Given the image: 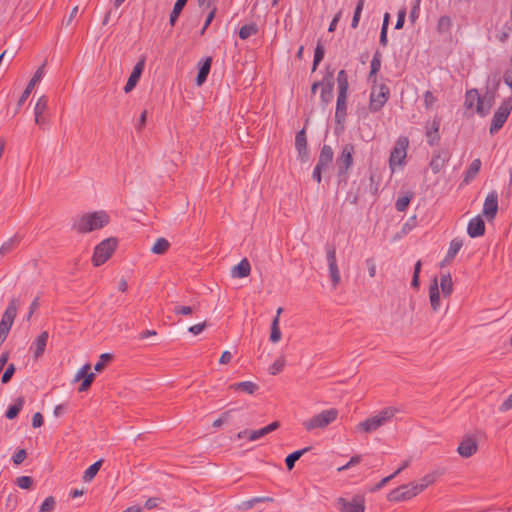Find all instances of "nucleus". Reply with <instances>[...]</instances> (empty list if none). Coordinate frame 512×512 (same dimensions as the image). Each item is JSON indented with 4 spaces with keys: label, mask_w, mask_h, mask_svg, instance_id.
<instances>
[{
    "label": "nucleus",
    "mask_w": 512,
    "mask_h": 512,
    "mask_svg": "<svg viewBox=\"0 0 512 512\" xmlns=\"http://www.w3.org/2000/svg\"><path fill=\"white\" fill-rule=\"evenodd\" d=\"M401 412V410L398 407L395 406H388L374 415L368 417L367 419L359 422L355 430L356 432L370 434L373 432H376L381 427L388 425L391 423L396 416Z\"/></svg>",
    "instance_id": "1"
},
{
    "label": "nucleus",
    "mask_w": 512,
    "mask_h": 512,
    "mask_svg": "<svg viewBox=\"0 0 512 512\" xmlns=\"http://www.w3.org/2000/svg\"><path fill=\"white\" fill-rule=\"evenodd\" d=\"M109 223V216L105 211L86 213L80 216L73 224V229L78 233H89L103 228Z\"/></svg>",
    "instance_id": "2"
},
{
    "label": "nucleus",
    "mask_w": 512,
    "mask_h": 512,
    "mask_svg": "<svg viewBox=\"0 0 512 512\" xmlns=\"http://www.w3.org/2000/svg\"><path fill=\"white\" fill-rule=\"evenodd\" d=\"M338 417V410L330 408L323 410L320 413L314 415L310 419L305 420L302 425L306 431H312L314 429H323L333 423Z\"/></svg>",
    "instance_id": "3"
},
{
    "label": "nucleus",
    "mask_w": 512,
    "mask_h": 512,
    "mask_svg": "<svg viewBox=\"0 0 512 512\" xmlns=\"http://www.w3.org/2000/svg\"><path fill=\"white\" fill-rule=\"evenodd\" d=\"M494 100V93L489 97H480L476 89H471L466 92L465 105L467 108H472L476 105V111L479 115L485 116L489 113Z\"/></svg>",
    "instance_id": "4"
},
{
    "label": "nucleus",
    "mask_w": 512,
    "mask_h": 512,
    "mask_svg": "<svg viewBox=\"0 0 512 512\" xmlns=\"http://www.w3.org/2000/svg\"><path fill=\"white\" fill-rule=\"evenodd\" d=\"M116 246V238H107L100 242L94 249L92 257L94 266H100L104 264L112 256Z\"/></svg>",
    "instance_id": "5"
},
{
    "label": "nucleus",
    "mask_w": 512,
    "mask_h": 512,
    "mask_svg": "<svg viewBox=\"0 0 512 512\" xmlns=\"http://www.w3.org/2000/svg\"><path fill=\"white\" fill-rule=\"evenodd\" d=\"M512 110V99L507 98L503 100L501 105L498 107V109L495 111L491 125H490V133L495 134L497 133L505 124V122L508 119V116L510 115Z\"/></svg>",
    "instance_id": "6"
},
{
    "label": "nucleus",
    "mask_w": 512,
    "mask_h": 512,
    "mask_svg": "<svg viewBox=\"0 0 512 512\" xmlns=\"http://www.w3.org/2000/svg\"><path fill=\"white\" fill-rule=\"evenodd\" d=\"M409 146V140L405 136H400L396 143L394 148L391 151L390 158H389V166L392 172L395 170V166L403 165L405 162V158L407 156V149Z\"/></svg>",
    "instance_id": "7"
},
{
    "label": "nucleus",
    "mask_w": 512,
    "mask_h": 512,
    "mask_svg": "<svg viewBox=\"0 0 512 512\" xmlns=\"http://www.w3.org/2000/svg\"><path fill=\"white\" fill-rule=\"evenodd\" d=\"M355 153V147L351 143H347L342 147V151L336 159V165L338 168V176L346 177L348 170L353 165V155Z\"/></svg>",
    "instance_id": "8"
},
{
    "label": "nucleus",
    "mask_w": 512,
    "mask_h": 512,
    "mask_svg": "<svg viewBox=\"0 0 512 512\" xmlns=\"http://www.w3.org/2000/svg\"><path fill=\"white\" fill-rule=\"evenodd\" d=\"M389 98V88L381 84L378 87H373L370 94L369 110L371 112H378L382 109Z\"/></svg>",
    "instance_id": "9"
},
{
    "label": "nucleus",
    "mask_w": 512,
    "mask_h": 512,
    "mask_svg": "<svg viewBox=\"0 0 512 512\" xmlns=\"http://www.w3.org/2000/svg\"><path fill=\"white\" fill-rule=\"evenodd\" d=\"M20 305V301L17 298H13L10 300L7 308L5 309L1 321H0V328L4 329V331H7L9 333L14 319L17 315L18 307Z\"/></svg>",
    "instance_id": "10"
},
{
    "label": "nucleus",
    "mask_w": 512,
    "mask_h": 512,
    "mask_svg": "<svg viewBox=\"0 0 512 512\" xmlns=\"http://www.w3.org/2000/svg\"><path fill=\"white\" fill-rule=\"evenodd\" d=\"M337 504L341 512H365V501L360 496H355L351 500L339 498Z\"/></svg>",
    "instance_id": "11"
},
{
    "label": "nucleus",
    "mask_w": 512,
    "mask_h": 512,
    "mask_svg": "<svg viewBox=\"0 0 512 512\" xmlns=\"http://www.w3.org/2000/svg\"><path fill=\"white\" fill-rule=\"evenodd\" d=\"M47 110H48V98H47V96L42 95L37 100L35 107H34V121H35L36 125H39L41 127L48 122Z\"/></svg>",
    "instance_id": "12"
},
{
    "label": "nucleus",
    "mask_w": 512,
    "mask_h": 512,
    "mask_svg": "<svg viewBox=\"0 0 512 512\" xmlns=\"http://www.w3.org/2000/svg\"><path fill=\"white\" fill-rule=\"evenodd\" d=\"M497 211L498 193L496 191H491L485 198L482 213L488 220H492L495 218Z\"/></svg>",
    "instance_id": "13"
},
{
    "label": "nucleus",
    "mask_w": 512,
    "mask_h": 512,
    "mask_svg": "<svg viewBox=\"0 0 512 512\" xmlns=\"http://www.w3.org/2000/svg\"><path fill=\"white\" fill-rule=\"evenodd\" d=\"M334 77L332 72H328L321 81V101L323 104H329L333 99Z\"/></svg>",
    "instance_id": "14"
},
{
    "label": "nucleus",
    "mask_w": 512,
    "mask_h": 512,
    "mask_svg": "<svg viewBox=\"0 0 512 512\" xmlns=\"http://www.w3.org/2000/svg\"><path fill=\"white\" fill-rule=\"evenodd\" d=\"M43 76H44V64L36 70L33 77L31 78L28 85L26 86L25 90L23 91L22 95L20 96L18 103H17L18 108H20L24 104V102L28 99V97L31 94L32 90L34 89L35 85L42 79Z\"/></svg>",
    "instance_id": "15"
},
{
    "label": "nucleus",
    "mask_w": 512,
    "mask_h": 512,
    "mask_svg": "<svg viewBox=\"0 0 512 512\" xmlns=\"http://www.w3.org/2000/svg\"><path fill=\"white\" fill-rule=\"evenodd\" d=\"M144 66H145V59L142 58L140 59L134 66L133 70H132V73L130 74L129 78H128V81L126 83V85L124 86V92L125 93H129L131 92L135 86L137 85L140 77H141V74L144 70Z\"/></svg>",
    "instance_id": "16"
},
{
    "label": "nucleus",
    "mask_w": 512,
    "mask_h": 512,
    "mask_svg": "<svg viewBox=\"0 0 512 512\" xmlns=\"http://www.w3.org/2000/svg\"><path fill=\"white\" fill-rule=\"evenodd\" d=\"M478 445L475 438L465 437L459 444L457 452L463 458H469L477 452Z\"/></svg>",
    "instance_id": "17"
},
{
    "label": "nucleus",
    "mask_w": 512,
    "mask_h": 512,
    "mask_svg": "<svg viewBox=\"0 0 512 512\" xmlns=\"http://www.w3.org/2000/svg\"><path fill=\"white\" fill-rule=\"evenodd\" d=\"M450 154L448 151H435L430 161V168L434 174L439 173L449 161Z\"/></svg>",
    "instance_id": "18"
},
{
    "label": "nucleus",
    "mask_w": 512,
    "mask_h": 512,
    "mask_svg": "<svg viewBox=\"0 0 512 512\" xmlns=\"http://www.w3.org/2000/svg\"><path fill=\"white\" fill-rule=\"evenodd\" d=\"M440 119L435 117L431 122L427 123L426 126V137L427 142L430 146L436 145L440 140L439 129H440Z\"/></svg>",
    "instance_id": "19"
},
{
    "label": "nucleus",
    "mask_w": 512,
    "mask_h": 512,
    "mask_svg": "<svg viewBox=\"0 0 512 512\" xmlns=\"http://www.w3.org/2000/svg\"><path fill=\"white\" fill-rule=\"evenodd\" d=\"M467 233L471 238L482 236L485 233V223L480 216L472 218L467 227Z\"/></svg>",
    "instance_id": "20"
},
{
    "label": "nucleus",
    "mask_w": 512,
    "mask_h": 512,
    "mask_svg": "<svg viewBox=\"0 0 512 512\" xmlns=\"http://www.w3.org/2000/svg\"><path fill=\"white\" fill-rule=\"evenodd\" d=\"M347 111V93H338L335 111V120L338 124L345 121Z\"/></svg>",
    "instance_id": "21"
},
{
    "label": "nucleus",
    "mask_w": 512,
    "mask_h": 512,
    "mask_svg": "<svg viewBox=\"0 0 512 512\" xmlns=\"http://www.w3.org/2000/svg\"><path fill=\"white\" fill-rule=\"evenodd\" d=\"M333 158H334V152H333V149L331 148V146L323 145V147L321 148L320 155H319L318 162H317L316 166L326 170L331 166V164L333 162Z\"/></svg>",
    "instance_id": "22"
},
{
    "label": "nucleus",
    "mask_w": 512,
    "mask_h": 512,
    "mask_svg": "<svg viewBox=\"0 0 512 512\" xmlns=\"http://www.w3.org/2000/svg\"><path fill=\"white\" fill-rule=\"evenodd\" d=\"M295 148L299 154V157L305 161L308 157V151H307V138L305 130L302 129L299 132H297L295 136Z\"/></svg>",
    "instance_id": "23"
},
{
    "label": "nucleus",
    "mask_w": 512,
    "mask_h": 512,
    "mask_svg": "<svg viewBox=\"0 0 512 512\" xmlns=\"http://www.w3.org/2000/svg\"><path fill=\"white\" fill-rule=\"evenodd\" d=\"M413 498L406 484L392 490L388 494V500L391 502H400Z\"/></svg>",
    "instance_id": "24"
},
{
    "label": "nucleus",
    "mask_w": 512,
    "mask_h": 512,
    "mask_svg": "<svg viewBox=\"0 0 512 512\" xmlns=\"http://www.w3.org/2000/svg\"><path fill=\"white\" fill-rule=\"evenodd\" d=\"M279 426H280V423L278 421H274L261 429L251 430L249 432V441H256V440L266 436L267 434L275 431Z\"/></svg>",
    "instance_id": "25"
},
{
    "label": "nucleus",
    "mask_w": 512,
    "mask_h": 512,
    "mask_svg": "<svg viewBox=\"0 0 512 512\" xmlns=\"http://www.w3.org/2000/svg\"><path fill=\"white\" fill-rule=\"evenodd\" d=\"M251 265L248 259H242L236 266L232 268L231 275L234 278H244L250 275Z\"/></svg>",
    "instance_id": "26"
},
{
    "label": "nucleus",
    "mask_w": 512,
    "mask_h": 512,
    "mask_svg": "<svg viewBox=\"0 0 512 512\" xmlns=\"http://www.w3.org/2000/svg\"><path fill=\"white\" fill-rule=\"evenodd\" d=\"M274 498L269 496L254 497L249 500L242 501L238 506V510L247 511L252 509L258 503H272Z\"/></svg>",
    "instance_id": "27"
},
{
    "label": "nucleus",
    "mask_w": 512,
    "mask_h": 512,
    "mask_svg": "<svg viewBox=\"0 0 512 512\" xmlns=\"http://www.w3.org/2000/svg\"><path fill=\"white\" fill-rule=\"evenodd\" d=\"M430 304L433 311H437L440 306V295L437 278H434L429 288Z\"/></svg>",
    "instance_id": "28"
},
{
    "label": "nucleus",
    "mask_w": 512,
    "mask_h": 512,
    "mask_svg": "<svg viewBox=\"0 0 512 512\" xmlns=\"http://www.w3.org/2000/svg\"><path fill=\"white\" fill-rule=\"evenodd\" d=\"M211 63H212V58L207 57L204 59L201 66L199 67V71H198V74L196 77V84L198 86H201L206 81L207 76L210 72Z\"/></svg>",
    "instance_id": "29"
},
{
    "label": "nucleus",
    "mask_w": 512,
    "mask_h": 512,
    "mask_svg": "<svg viewBox=\"0 0 512 512\" xmlns=\"http://www.w3.org/2000/svg\"><path fill=\"white\" fill-rule=\"evenodd\" d=\"M462 246H463V241L459 238H454L450 242L449 249L447 251L445 259L442 262V265H444L445 263H450L455 258V256L457 255L459 250L462 248Z\"/></svg>",
    "instance_id": "30"
},
{
    "label": "nucleus",
    "mask_w": 512,
    "mask_h": 512,
    "mask_svg": "<svg viewBox=\"0 0 512 512\" xmlns=\"http://www.w3.org/2000/svg\"><path fill=\"white\" fill-rule=\"evenodd\" d=\"M48 332L47 331H43L35 340V342L33 343V346H34V357L35 358H38L40 357L44 351H45V347L47 345V341H48Z\"/></svg>",
    "instance_id": "31"
},
{
    "label": "nucleus",
    "mask_w": 512,
    "mask_h": 512,
    "mask_svg": "<svg viewBox=\"0 0 512 512\" xmlns=\"http://www.w3.org/2000/svg\"><path fill=\"white\" fill-rule=\"evenodd\" d=\"M480 168H481V160L478 158L473 160L465 173L463 182L465 184H468L469 182H471L479 173Z\"/></svg>",
    "instance_id": "32"
},
{
    "label": "nucleus",
    "mask_w": 512,
    "mask_h": 512,
    "mask_svg": "<svg viewBox=\"0 0 512 512\" xmlns=\"http://www.w3.org/2000/svg\"><path fill=\"white\" fill-rule=\"evenodd\" d=\"M258 388V385L252 381H243L230 385V389L240 390L248 394H253Z\"/></svg>",
    "instance_id": "33"
},
{
    "label": "nucleus",
    "mask_w": 512,
    "mask_h": 512,
    "mask_svg": "<svg viewBox=\"0 0 512 512\" xmlns=\"http://www.w3.org/2000/svg\"><path fill=\"white\" fill-rule=\"evenodd\" d=\"M310 450V447H305L301 450H297L291 454H289L286 459H285V463H286V466H287V469L288 470H292L295 466V462L300 459V457L302 455H304L306 452H308Z\"/></svg>",
    "instance_id": "34"
},
{
    "label": "nucleus",
    "mask_w": 512,
    "mask_h": 512,
    "mask_svg": "<svg viewBox=\"0 0 512 512\" xmlns=\"http://www.w3.org/2000/svg\"><path fill=\"white\" fill-rule=\"evenodd\" d=\"M170 247V243L166 238H158L151 248L154 254L162 255L165 254Z\"/></svg>",
    "instance_id": "35"
},
{
    "label": "nucleus",
    "mask_w": 512,
    "mask_h": 512,
    "mask_svg": "<svg viewBox=\"0 0 512 512\" xmlns=\"http://www.w3.org/2000/svg\"><path fill=\"white\" fill-rule=\"evenodd\" d=\"M188 0H177L169 17V23L174 26Z\"/></svg>",
    "instance_id": "36"
},
{
    "label": "nucleus",
    "mask_w": 512,
    "mask_h": 512,
    "mask_svg": "<svg viewBox=\"0 0 512 512\" xmlns=\"http://www.w3.org/2000/svg\"><path fill=\"white\" fill-rule=\"evenodd\" d=\"M258 33V26L255 23L243 25L239 30V37L242 40H246L249 37Z\"/></svg>",
    "instance_id": "37"
},
{
    "label": "nucleus",
    "mask_w": 512,
    "mask_h": 512,
    "mask_svg": "<svg viewBox=\"0 0 512 512\" xmlns=\"http://www.w3.org/2000/svg\"><path fill=\"white\" fill-rule=\"evenodd\" d=\"M23 405L24 399L22 397L16 399L15 403L9 406V408L7 409L5 416L10 420L16 418L19 412L21 411Z\"/></svg>",
    "instance_id": "38"
},
{
    "label": "nucleus",
    "mask_w": 512,
    "mask_h": 512,
    "mask_svg": "<svg viewBox=\"0 0 512 512\" xmlns=\"http://www.w3.org/2000/svg\"><path fill=\"white\" fill-rule=\"evenodd\" d=\"M440 286L444 296H450L453 291V283L451 275L443 274L440 279Z\"/></svg>",
    "instance_id": "39"
},
{
    "label": "nucleus",
    "mask_w": 512,
    "mask_h": 512,
    "mask_svg": "<svg viewBox=\"0 0 512 512\" xmlns=\"http://www.w3.org/2000/svg\"><path fill=\"white\" fill-rule=\"evenodd\" d=\"M102 462H103V460H98L86 469V471L84 472V475H83L84 482L92 481V479L96 476L99 469L101 468Z\"/></svg>",
    "instance_id": "40"
},
{
    "label": "nucleus",
    "mask_w": 512,
    "mask_h": 512,
    "mask_svg": "<svg viewBox=\"0 0 512 512\" xmlns=\"http://www.w3.org/2000/svg\"><path fill=\"white\" fill-rule=\"evenodd\" d=\"M338 93H348L349 82L345 70H340L337 75Z\"/></svg>",
    "instance_id": "41"
},
{
    "label": "nucleus",
    "mask_w": 512,
    "mask_h": 512,
    "mask_svg": "<svg viewBox=\"0 0 512 512\" xmlns=\"http://www.w3.org/2000/svg\"><path fill=\"white\" fill-rule=\"evenodd\" d=\"M452 19L449 16H441L437 23V32L439 34L448 33L452 28Z\"/></svg>",
    "instance_id": "42"
},
{
    "label": "nucleus",
    "mask_w": 512,
    "mask_h": 512,
    "mask_svg": "<svg viewBox=\"0 0 512 512\" xmlns=\"http://www.w3.org/2000/svg\"><path fill=\"white\" fill-rule=\"evenodd\" d=\"M413 197H414L413 192H408L406 195L399 197L395 202V208L397 209V211L404 212L407 209V207Z\"/></svg>",
    "instance_id": "43"
},
{
    "label": "nucleus",
    "mask_w": 512,
    "mask_h": 512,
    "mask_svg": "<svg viewBox=\"0 0 512 512\" xmlns=\"http://www.w3.org/2000/svg\"><path fill=\"white\" fill-rule=\"evenodd\" d=\"M281 331L279 328L278 318L274 317L271 323V332H270V341L272 343H277L281 339Z\"/></svg>",
    "instance_id": "44"
},
{
    "label": "nucleus",
    "mask_w": 512,
    "mask_h": 512,
    "mask_svg": "<svg viewBox=\"0 0 512 512\" xmlns=\"http://www.w3.org/2000/svg\"><path fill=\"white\" fill-rule=\"evenodd\" d=\"M364 4H365V0H358V2H357V5L354 10V14H353L352 22H351V27L354 29L358 27L361 13L364 8Z\"/></svg>",
    "instance_id": "45"
},
{
    "label": "nucleus",
    "mask_w": 512,
    "mask_h": 512,
    "mask_svg": "<svg viewBox=\"0 0 512 512\" xmlns=\"http://www.w3.org/2000/svg\"><path fill=\"white\" fill-rule=\"evenodd\" d=\"M381 68V56L379 52H376L371 60L369 78L374 77Z\"/></svg>",
    "instance_id": "46"
},
{
    "label": "nucleus",
    "mask_w": 512,
    "mask_h": 512,
    "mask_svg": "<svg viewBox=\"0 0 512 512\" xmlns=\"http://www.w3.org/2000/svg\"><path fill=\"white\" fill-rule=\"evenodd\" d=\"M18 242H19V239L16 236L8 239L0 247V254L5 255V254L11 252L17 246Z\"/></svg>",
    "instance_id": "47"
},
{
    "label": "nucleus",
    "mask_w": 512,
    "mask_h": 512,
    "mask_svg": "<svg viewBox=\"0 0 512 512\" xmlns=\"http://www.w3.org/2000/svg\"><path fill=\"white\" fill-rule=\"evenodd\" d=\"M328 268H329V275H330V279L332 282V286H333V288H336L341 281V275H340L338 265L335 264L334 266H328Z\"/></svg>",
    "instance_id": "48"
},
{
    "label": "nucleus",
    "mask_w": 512,
    "mask_h": 512,
    "mask_svg": "<svg viewBox=\"0 0 512 512\" xmlns=\"http://www.w3.org/2000/svg\"><path fill=\"white\" fill-rule=\"evenodd\" d=\"M113 359L112 354L109 353H103L100 355L98 362L94 366V370L96 372H101L107 363H109Z\"/></svg>",
    "instance_id": "49"
},
{
    "label": "nucleus",
    "mask_w": 512,
    "mask_h": 512,
    "mask_svg": "<svg viewBox=\"0 0 512 512\" xmlns=\"http://www.w3.org/2000/svg\"><path fill=\"white\" fill-rule=\"evenodd\" d=\"M15 482L19 488L25 489V490L31 489L34 484V480L30 476L17 477Z\"/></svg>",
    "instance_id": "50"
},
{
    "label": "nucleus",
    "mask_w": 512,
    "mask_h": 512,
    "mask_svg": "<svg viewBox=\"0 0 512 512\" xmlns=\"http://www.w3.org/2000/svg\"><path fill=\"white\" fill-rule=\"evenodd\" d=\"M286 364L285 358L280 356L278 359L274 361V363L269 367V373L271 375H277L280 373Z\"/></svg>",
    "instance_id": "51"
},
{
    "label": "nucleus",
    "mask_w": 512,
    "mask_h": 512,
    "mask_svg": "<svg viewBox=\"0 0 512 512\" xmlns=\"http://www.w3.org/2000/svg\"><path fill=\"white\" fill-rule=\"evenodd\" d=\"M324 53H325L324 47L320 43H318V45L315 48V52H314L312 71H315L317 69V66L323 60Z\"/></svg>",
    "instance_id": "52"
},
{
    "label": "nucleus",
    "mask_w": 512,
    "mask_h": 512,
    "mask_svg": "<svg viewBox=\"0 0 512 512\" xmlns=\"http://www.w3.org/2000/svg\"><path fill=\"white\" fill-rule=\"evenodd\" d=\"M55 505V498L53 496H49L41 504L39 512H51L52 510H54Z\"/></svg>",
    "instance_id": "53"
},
{
    "label": "nucleus",
    "mask_w": 512,
    "mask_h": 512,
    "mask_svg": "<svg viewBox=\"0 0 512 512\" xmlns=\"http://www.w3.org/2000/svg\"><path fill=\"white\" fill-rule=\"evenodd\" d=\"M437 477H438L437 472L429 473L420 479L419 484L421 486H423V490H424L428 486L432 485L436 481Z\"/></svg>",
    "instance_id": "54"
},
{
    "label": "nucleus",
    "mask_w": 512,
    "mask_h": 512,
    "mask_svg": "<svg viewBox=\"0 0 512 512\" xmlns=\"http://www.w3.org/2000/svg\"><path fill=\"white\" fill-rule=\"evenodd\" d=\"M326 257H327L328 266H334L335 264H337L336 250L333 246H327Z\"/></svg>",
    "instance_id": "55"
},
{
    "label": "nucleus",
    "mask_w": 512,
    "mask_h": 512,
    "mask_svg": "<svg viewBox=\"0 0 512 512\" xmlns=\"http://www.w3.org/2000/svg\"><path fill=\"white\" fill-rule=\"evenodd\" d=\"M421 266H422V263L420 260H418L414 266V273H413V278H412V281H411V285L412 287L414 288H418L419 287V274H420V271H421Z\"/></svg>",
    "instance_id": "56"
},
{
    "label": "nucleus",
    "mask_w": 512,
    "mask_h": 512,
    "mask_svg": "<svg viewBox=\"0 0 512 512\" xmlns=\"http://www.w3.org/2000/svg\"><path fill=\"white\" fill-rule=\"evenodd\" d=\"M423 97L424 106L426 109H431L437 101L436 97L433 95L431 91H426Z\"/></svg>",
    "instance_id": "57"
},
{
    "label": "nucleus",
    "mask_w": 512,
    "mask_h": 512,
    "mask_svg": "<svg viewBox=\"0 0 512 512\" xmlns=\"http://www.w3.org/2000/svg\"><path fill=\"white\" fill-rule=\"evenodd\" d=\"M94 379H95V374L89 373V375H87L83 379V382L81 383V385L79 387V392L87 391L89 389V387L91 386L92 382L94 381Z\"/></svg>",
    "instance_id": "58"
},
{
    "label": "nucleus",
    "mask_w": 512,
    "mask_h": 512,
    "mask_svg": "<svg viewBox=\"0 0 512 512\" xmlns=\"http://www.w3.org/2000/svg\"><path fill=\"white\" fill-rule=\"evenodd\" d=\"M14 372H15V365L9 364L2 375V378H1L2 383H4V384L8 383L11 380Z\"/></svg>",
    "instance_id": "59"
},
{
    "label": "nucleus",
    "mask_w": 512,
    "mask_h": 512,
    "mask_svg": "<svg viewBox=\"0 0 512 512\" xmlns=\"http://www.w3.org/2000/svg\"><path fill=\"white\" fill-rule=\"evenodd\" d=\"M91 369L90 364L83 365L78 372L75 375L74 381H79L81 379H84L87 375H89Z\"/></svg>",
    "instance_id": "60"
},
{
    "label": "nucleus",
    "mask_w": 512,
    "mask_h": 512,
    "mask_svg": "<svg viewBox=\"0 0 512 512\" xmlns=\"http://www.w3.org/2000/svg\"><path fill=\"white\" fill-rule=\"evenodd\" d=\"M209 9H210V12L208 13V15L206 17V20H205V23H204V26L201 29V32H200L201 34H204V32L207 29V27L211 24V22L215 18V15H216V12H217V7H211Z\"/></svg>",
    "instance_id": "61"
},
{
    "label": "nucleus",
    "mask_w": 512,
    "mask_h": 512,
    "mask_svg": "<svg viewBox=\"0 0 512 512\" xmlns=\"http://www.w3.org/2000/svg\"><path fill=\"white\" fill-rule=\"evenodd\" d=\"M27 457L25 449L18 450L12 457V461L15 465H20Z\"/></svg>",
    "instance_id": "62"
},
{
    "label": "nucleus",
    "mask_w": 512,
    "mask_h": 512,
    "mask_svg": "<svg viewBox=\"0 0 512 512\" xmlns=\"http://www.w3.org/2000/svg\"><path fill=\"white\" fill-rule=\"evenodd\" d=\"M174 313L177 314V315H190L193 311H194V308L191 307V306H181V305H177L174 307Z\"/></svg>",
    "instance_id": "63"
},
{
    "label": "nucleus",
    "mask_w": 512,
    "mask_h": 512,
    "mask_svg": "<svg viewBox=\"0 0 512 512\" xmlns=\"http://www.w3.org/2000/svg\"><path fill=\"white\" fill-rule=\"evenodd\" d=\"M406 486L409 489L412 497L418 495L419 493H421L423 491V486H421L419 483L412 482V483L406 484Z\"/></svg>",
    "instance_id": "64"
}]
</instances>
